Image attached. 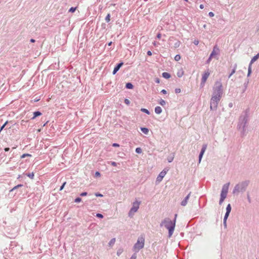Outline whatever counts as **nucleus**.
Returning <instances> with one entry per match:
<instances>
[{"label": "nucleus", "mask_w": 259, "mask_h": 259, "mask_svg": "<svg viewBox=\"0 0 259 259\" xmlns=\"http://www.w3.org/2000/svg\"><path fill=\"white\" fill-rule=\"evenodd\" d=\"M223 85L220 81H215L212 88V94L210 101V108L211 110H216L223 95Z\"/></svg>", "instance_id": "1"}, {"label": "nucleus", "mask_w": 259, "mask_h": 259, "mask_svg": "<svg viewBox=\"0 0 259 259\" xmlns=\"http://www.w3.org/2000/svg\"><path fill=\"white\" fill-rule=\"evenodd\" d=\"M248 115L245 112L242 114L239 118L237 128L240 131L241 134L244 136L245 134L246 128L248 126Z\"/></svg>", "instance_id": "2"}, {"label": "nucleus", "mask_w": 259, "mask_h": 259, "mask_svg": "<svg viewBox=\"0 0 259 259\" xmlns=\"http://www.w3.org/2000/svg\"><path fill=\"white\" fill-rule=\"evenodd\" d=\"M160 226H164L168 230V237L170 238L174 233L175 228V220H171L169 218H165L163 220L161 223Z\"/></svg>", "instance_id": "3"}, {"label": "nucleus", "mask_w": 259, "mask_h": 259, "mask_svg": "<svg viewBox=\"0 0 259 259\" xmlns=\"http://www.w3.org/2000/svg\"><path fill=\"white\" fill-rule=\"evenodd\" d=\"M249 183V180H245L238 183L235 186L233 190V194L237 195L239 193L244 192L248 186Z\"/></svg>", "instance_id": "4"}, {"label": "nucleus", "mask_w": 259, "mask_h": 259, "mask_svg": "<svg viewBox=\"0 0 259 259\" xmlns=\"http://www.w3.org/2000/svg\"><path fill=\"white\" fill-rule=\"evenodd\" d=\"M144 245V238L143 237L139 238L137 243L134 246V251L138 252L140 249L143 248Z\"/></svg>", "instance_id": "5"}, {"label": "nucleus", "mask_w": 259, "mask_h": 259, "mask_svg": "<svg viewBox=\"0 0 259 259\" xmlns=\"http://www.w3.org/2000/svg\"><path fill=\"white\" fill-rule=\"evenodd\" d=\"M140 204V202L138 201H136L133 203L132 207L128 212L129 217H132L134 214L138 211Z\"/></svg>", "instance_id": "6"}, {"label": "nucleus", "mask_w": 259, "mask_h": 259, "mask_svg": "<svg viewBox=\"0 0 259 259\" xmlns=\"http://www.w3.org/2000/svg\"><path fill=\"white\" fill-rule=\"evenodd\" d=\"M230 183L224 184L222 187L221 193V197L225 199L227 197Z\"/></svg>", "instance_id": "7"}, {"label": "nucleus", "mask_w": 259, "mask_h": 259, "mask_svg": "<svg viewBox=\"0 0 259 259\" xmlns=\"http://www.w3.org/2000/svg\"><path fill=\"white\" fill-rule=\"evenodd\" d=\"M210 73L208 70L206 71L202 75V79H201V82L200 84V85L201 87H203L204 85V84L208 78V76H209Z\"/></svg>", "instance_id": "8"}, {"label": "nucleus", "mask_w": 259, "mask_h": 259, "mask_svg": "<svg viewBox=\"0 0 259 259\" xmlns=\"http://www.w3.org/2000/svg\"><path fill=\"white\" fill-rule=\"evenodd\" d=\"M168 169L165 168L162 171L160 172L159 175L158 176L156 181L158 182H161L162 180V179L164 178V177L166 174L167 172L168 171Z\"/></svg>", "instance_id": "9"}, {"label": "nucleus", "mask_w": 259, "mask_h": 259, "mask_svg": "<svg viewBox=\"0 0 259 259\" xmlns=\"http://www.w3.org/2000/svg\"><path fill=\"white\" fill-rule=\"evenodd\" d=\"M219 52L220 50L218 47L217 45L214 46L213 50L210 55V58H213L215 56L218 55L219 53Z\"/></svg>", "instance_id": "10"}, {"label": "nucleus", "mask_w": 259, "mask_h": 259, "mask_svg": "<svg viewBox=\"0 0 259 259\" xmlns=\"http://www.w3.org/2000/svg\"><path fill=\"white\" fill-rule=\"evenodd\" d=\"M207 148V144H203L199 155V163H200L202 156Z\"/></svg>", "instance_id": "11"}, {"label": "nucleus", "mask_w": 259, "mask_h": 259, "mask_svg": "<svg viewBox=\"0 0 259 259\" xmlns=\"http://www.w3.org/2000/svg\"><path fill=\"white\" fill-rule=\"evenodd\" d=\"M169 40L170 41H175V42L174 45V47L175 48H177L179 47V46H180V45L181 44V42L179 40H177L173 36L170 37L169 38Z\"/></svg>", "instance_id": "12"}, {"label": "nucleus", "mask_w": 259, "mask_h": 259, "mask_svg": "<svg viewBox=\"0 0 259 259\" xmlns=\"http://www.w3.org/2000/svg\"><path fill=\"white\" fill-rule=\"evenodd\" d=\"M191 192H190L188 195L184 198V199L181 202V204L182 206H185L187 205L188 201L190 198Z\"/></svg>", "instance_id": "13"}, {"label": "nucleus", "mask_w": 259, "mask_h": 259, "mask_svg": "<svg viewBox=\"0 0 259 259\" xmlns=\"http://www.w3.org/2000/svg\"><path fill=\"white\" fill-rule=\"evenodd\" d=\"M259 58V53L257 54L256 55L254 56L251 60L249 65L250 66H251L252 64L256 61Z\"/></svg>", "instance_id": "14"}, {"label": "nucleus", "mask_w": 259, "mask_h": 259, "mask_svg": "<svg viewBox=\"0 0 259 259\" xmlns=\"http://www.w3.org/2000/svg\"><path fill=\"white\" fill-rule=\"evenodd\" d=\"M155 112L156 114H159L162 112V109L160 106H156L155 108Z\"/></svg>", "instance_id": "15"}, {"label": "nucleus", "mask_w": 259, "mask_h": 259, "mask_svg": "<svg viewBox=\"0 0 259 259\" xmlns=\"http://www.w3.org/2000/svg\"><path fill=\"white\" fill-rule=\"evenodd\" d=\"M177 74L179 77H181L184 74V71H183V69H181L179 70Z\"/></svg>", "instance_id": "16"}, {"label": "nucleus", "mask_w": 259, "mask_h": 259, "mask_svg": "<svg viewBox=\"0 0 259 259\" xmlns=\"http://www.w3.org/2000/svg\"><path fill=\"white\" fill-rule=\"evenodd\" d=\"M162 75L163 77L166 78V79L169 78L170 77V74L167 72L162 73Z\"/></svg>", "instance_id": "17"}, {"label": "nucleus", "mask_w": 259, "mask_h": 259, "mask_svg": "<svg viewBox=\"0 0 259 259\" xmlns=\"http://www.w3.org/2000/svg\"><path fill=\"white\" fill-rule=\"evenodd\" d=\"M33 117L32 118V119H34L35 117L38 116H40L41 115V113L39 111H35L33 113Z\"/></svg>", "instance_id": "18"}, {"label": "nucleus", "mask_w": 259, "mask_h": 259, "mask_svg": "<svg viewBox=\"0 0 259 259\" xmlns=\"http://www.w3.org/2000/svg\"><path fill=\"white\" fill-rule=\"evenodd\" d=\"M141 130L144 134L146 135H147L149 133V130L146 127H141Z\"/></svg>", "instance_id": "19"}, {"label": "nucleus", "mask_w": 259, "mask_h": 259, "mask_svg": "<svg viewBox=\"0 0 259 259\" xmlns=\"http://www.w3.org/2000/svg\"><path fill=\"white\" fill-rule=\"evenodd\" d=\"M236 67H237V65L235 64L233 69L232 70L231 73L229 75V78H230L231 76L235 73L236 69Z\"/></svg>", "instance_id": "20"}, {"label": "nucleus", "mask_w": 259, "mask_h": 259, "mask_svg": "<svg viewBox=\"0 0 259 259\" xmlns=\"http://www.w3.org/2000/svg\"><path fill=\"white\" fill-rule=\"evenodd\" d=\"M126 88L128 89H132L134 88V85L131 83H127L125 85Z\"/></svg>", "instance_id": "21"}, {"label": "nucleus", "mask_w": 259, "mask_h": 259, "mask_svg": "<svg viewBox=\"0 0 259 259\" xmlns=\"http://www.w3.org/2000/svg\"><path fill=\"white\" fill-rule=\"evenodd\" d=\"M123 63H120L117 64L116 66L115 67L114 69H115V70L118 71V70L120 69V68L122 66Z\"/></svg>", "instance_id": "22"}, {"label": "nucleus", "mask_w": 259, "mask_h": 259, "mask_svg": "<svg viewBox=\"0 0 259 259\" xmlns=\"http://www.w3.org/2000/svg\"><path fill=\"white\" fill-rule=\"evenodd\" d=\"M115 242V238H112L109 242V245L112 246Z\"/></svg>", "instance_id": "23"}, {"label": "nucleus", "mask_w": 259, "mask_h": 259, "mask_svg": "<svg viewBox=\"0 0 259 259\" xmlns=\"http://www.w3.org/2000/svg\"><path fill=\"white\" fill-rule=\"evenodd\" d=\"M231 211V206L230 204H228L226 207V212L230 213Z\"/></svg>", "instance_id": "24"}, {"label": "nucleus", "mask_w": 259, "mask_h": 259, "mask_svg": "<svg viewBox=\"0 0 259 259\" xmlns=\"http://www.w3.org/2000/svg\"><path fill=\"white\" fill-rule=\"evenodd\" d=\"M251 73V66H250L249 65L248 68V73H247V76L249 77Z\"/></svg>", "instance_id": "25"}, {"label": "nucleus", "mask_w": 259, "mask_h": 259, "mask_svg": "<svg viewBox=\"0 0 259 259\" xmlns=\"http://www.w3.org/2000/svg\"><path fill=\"white\" fill-rule=\"evenodd\" d=\"M141 111L143 112H144L147 114H150V112L146 109L145 108H141Z\"/></svg>", "instance_id": "26"}, {"label": "nucleus", "mask_w": 259, "mask_h": 259, "mask_svg": "<svg viewBox=\"0 0 259 259\" xmlns=\"http://www.w3.org/2000/svg\"><path fill=\"white\" fill-rule=\"evenodd\" d=\"M26 175L27 176V177H28L29 178H30L31 179H33L34 178V174L33 172L32 173H29V174H27Z\"/></svg>", "instance_id": "27"}, {"label": "nucleus", "mask_w": 259, "mask_h": 259, "mask_svg": "<svg viewBox=\"0 0 259 259\" xmlns=\"http://www.w3.org/2000/svg\"><path fill=\"white\" fill-rule=\"evenodd\" d=\"M110 20V14H108L106 16V18H105V21L107 22H109Z\"/></svg>", "instance_id": "28"}, {"label": "nucleus", "mask_w": 259, "mask_h": 259, "mask_svg": "<svg viewBox=\"0 0 259 259\" xmlns=\"http://www.w3.org/2000/svg\"><path fill=\"white\" fill-rule=\"evenodd\" d=\"M247 85H248V82L244 83V89H243L242 93H244L246 91L247 88Z\"/></svg>", "instance_id": "29"}, {"label": "nucleus", "mask_w": 259, "mask_h": 259, "mask_svg": "<svg viewBox=\"0 0 259 259\" xmlns=\"http://www.w3.org/2000/svg\"><path fill=\"white\" fill-rule=\"evenodd\" d=\"M136 153H137L138 154H140L142 152V149L140 147L137 148L136 149Z\"/></svg>", "instance_id": "30"}, {"label": "nucleus", "mask_w": 259, "mask_h": 259, "mask_svg": "<svg viewBox=\"0 0 259 259\" xmlns=\"http://www.w3.org/2000/svg\"><path fill=\"white\" fill-rule=\"evenodd\" d=\"M159 104H160L161 106H164V105H165L166 102H165V101L164 100H163V99H161V100H160V102H159Z\"/></svg>", "instance_id": "31"}, {"label": "nucleus", "mask_w": 259, "mask_h": 259, "mask_svg": "<svg viewBox=\"0 0 259 259\" xmlns=\"http://www.w3.org/2000/svg\"><path fill=\"white\" fill-rule=\"evenodd\" d=\"M76 9V7H71L69 10V12H71V13H73L75 11Z\"/></svg>", "instance_id": "32"}, {"label": "nucleus", "mask_w": 259, "mask_h": 259, "mask_svg": "<svg viewBox=\"0 0 259 259\" xmlns=\"http://www.w3.org/2000/svg\"><path fill=\"white\" fill-rule=\"evenodd\" d=\"M22 185H21V184L18 185H17V186H15V187H14V188H13L11 190V191H13V190H15V189H17V188H19V187H22Z\"/></svg>", "instance_id": "33"}, {"label": "nucleus", "mask_w": 259, "mask_h": 259, "mask_svg": "<svg viewBox=\"0 0 259 259\" xmlns=\"http://www.w3.org/2000/svg\"><path fill=\"white\" fill-rule=\"evenodd\" d=\"M180 59L181 56L180 55H177L175 57V59L176 61H179Z\"/></svg>", "instance_id": "34"}, {"label": "nucleus", "mask_w": 259, "mask_h": 259, "mask_svg": "<svg viewBox=\"0 0 259 259\" xmlns=\"http://www.w3.org/2000/svg\"><path fill=\"white\" fill-rule=\"evenodd\" d=\"M81 201V199L80 197H77L74 200V202L76 203L80 202Z\"/></svg>", "instance_id": "35"}, {"label": "nucleus", "mask_w": 259, "mask_h": 259, "mask_svg": "<svg viewBox=\"0 0 259 259\" xmlns=\"http://www.w3.org/2000/svg\"><path fill=\"white\" fill-rule=\"evenodd\" d=\"M229 214H230L229 212H226V213H225V215L224 219V220H227V219H228V217L229 215Z\"/></svg>", "instance_id": "36"}, {"label": "nucleus", "mask_w": 259, "mask_h": 259, "mask_svg": "<svg viewBox=\"0 0 259 259\" xmlns=\"http://www.w3.org/2000/svg\"><path fill=\"white\" fill-rule=\"evenodd\" d=\"M124 103L126 105H129L130 104V101L128 99H125L124 100Z\"/></svg>", "instance_id": "37"}, {"label": "nucleus", "mask_w": 259, "mask_h": 259, "mask_svg": "<svg viewBox=\"0 0 259 259\" xmlns=\"http://www.w3.org/2000/svg\"><path fill=\"white\" fill-rule=\"evenodd\" d=\"M87 195H88V193L86 192H82L80 194V196H87Z\"/></svg>", "instance_id": "38"}, {"label": "nucleus", "mask_w": 259, "mask_h": 259, "mask_svg": "<svg viewBox=\"0 0 259 259\" xmlns=\"http://www.w3.org/2000/svg\"><path fill=\"white\" fill-rule=\"evenodd\" d=\"M225 199L221 197L220 199V201H219V204L221 205L222 204V203L223 202V201H224Z\"/></svg>", "instance_id": "39"}, {"label": "nucleus", "mask_w": 259, "mask_h": 259, "mask_svg": "<svg viewBox=\"0 0 259 259\" xmlns=\"http://www.w3.org/2000/svg\"><path fill=\"white\" fill-rule=\"evenodd\" d=\"M26 156H31V155L29 154H24L21 156V158H24Z\"/></svg>", "instance_id": "40"}, {"label": "nucleus", "mask_w": 259, "mask_h": 259, "mask_svg": "<svg viewBox=\"0 0 259 259\" xmlns=\"http://www.w3.org/2000/svg\"><path fill=\"white\" fill-rule=\"evenodd\" d=\"M96 217L99 218H103V215L101 213H97L96 214Z\"/></svg>", "instance_id": "41"}, {"label": "nucleus", "mask_w": 259, "mask_h": 259, "mask_svg": "<svg viewBox=\"0 0 259 259\" xmlns=\"http://www.w3.org/2000/svg\"><path fill=\"white\" fill-rule=\"evenodd\" d=\"M111 163V164L113 166H117V163L116 162H114V161H111L110 162Z\"/></svg>", "instance_id": "42"}, {"label": "nucleus", "mask_w": 259, "mask_h": 259, "mask_svg": "<svg viewBox=\"0 0 259 259\" xmlns=\"http://www.w3.org/2000/svg\"><path fill=\"white\" fill-rule=\"evenodd\" d=\"M223 225L225 227V228H226L227 227V220H223Z\"/></svg>", "instance_id": "43"}, {"label": "nucleus", "mask_w": 259, "mask_h": 259, "mask_svg": "<svg viewBox=\"0 0 259 259\" xmlns=\"http://www.w3.org/2000/svg\"><path fill=\"white\" fill-rule=\"evenodd\" d=\"M181 92V89H175V93L176 94L180 93Z\"/></svg>", "instance_id": "44"}, {"label": "nucleus", "mask_w": 259, "mask_h": 259, "mask_svg": "<svg viewBox=\"0 0 259 259\" xmlns=\"http://www.w3.org/2000/svg\"><path fill=\"white\" fill-rule=\"evenodd\" d=\"M95 195L97 196V197H103V195L100 194V193H95Z\"/></svg>", "instance_id": "45"}, {"label": "nucleus", "mask_w": 259, "mask_h": 259, "mask_svg": "<svg viewBox=\"0 0 259 259\" xmlns=\"http://www.w3.org/2000/svg\"><path fill=\"white\" fill-rule=\"evenodd\" d=\"M208 15L209 17H212L214 16V13L213 12H210L208 13Z\"/></svg>", "instance_id": "46"}, {"label": "nucleus", "mask_w": 259, "mask_h": 259, "mask_svg": "<svg viewBox=\"0 0 259 259\" xmlns=\"http://www.w3.org/2000/svg\"><path fill=\"white\" fill-rule=\"evenodd\" d=\"M66 183V182H64V183L63 184V185L61 186V187H60V191L63 190V189L64 188V186L65 185Z\"/></svg>", "instance_id": "47"}, {"label": "nucleus", "mask_w": 259, "mask_h": 259, "mask_svg": "<svg viewBox=\"0 0 259 259\" xmlns=\"http://www.w3.org/2000/svg\"><path fill=\"white\" fill-rule=\"evenodd\" d=\"M174 159V157H170L167 158L168 162H171Z\"/></svg>", "instance_id": "48"}, {"label": "nucleus", "mask_w": 259, "mask_h": 259, "mask_svg": "<svg viewBox=\"0 0 259 259\" xmlns=\"http://www.w3.org/2000/svg\"><path fill=\"white\" fill-rule=\"evenodd\" d=\"M112 146L115 147H119V145L117 143H113L112 144Z\"/></svg>", "instance_id": "49"}, {"label": "nucleus", "mask_w": 259, "mask_h": 259, "mask_svg": "<svg viewBox=\"0 0 259 259\" xmlns=\"http://www.w3.org/2000/svg\"><path fill=\"white\" fill-rule=\"evenodd\" d=\"M161 37V34L159 33L157 34V36H156V37L158 38V39H160Z\"/></svg>", "instance_id": "50"}, {"label": "nucleus", "mask_w": 259, "mask_h": 259, "mask_svg": "<svg viewBox=\"0 0 259 259\" xmlns=\"http://www.w3.org/2000/svg\"><path fill=\"white\" fill-rule=\"evenodd\" d=\"M161 92L163 94H167V91L165 90H162Z\"/></svg>", "instance_id": "51"}, {"label": "nucleus", "mask_w": 259, "mask_h": 259, "mask_svg": "<svg viewBox=\"0 0 259 259\" xmlns=\"http://www.w3.org/2000/svg\"><path fill=\"white\" fill-rule=\"evenodd\" d=\"M7 123H8L7 121L5 123V124L1 127L0 131L2 130L4 128V127L6 126V125L7 124Z\"/></svg>", "instance_id": "52"}, {"label": "nucleus", "mask_w": 259, "mask_h": 259, "mask_svg": "<svg viewBox=\"0 0 259 259\" xmlns=\"http://www.w3.org/2000/svg\"><path fill=\"white\" fill-rule=\"evenodd\" d=\"M194 44L195 45H198V44H199V41L198 40H195L194 41Z\"/></svg>", "instance_id": "53"}, {"label": "nucleus", "mask_w": 259, "mask_h": 259, "mask_svg": "<svg viewBox=\"0 0 259 259\" xmlns=\"http://www.w3.org/2000/svg\"><path fill=\"white\" fill-rule=\"evenodd\" d=\"M247 200L249 203L251 202V198L248 194L247 195Z\"/></svg>", "instance_id": "54"}, {"label": "nucleus", "mask_w": 259, "mask_h": 259, "mask_svg": "<svg viewBox=\"0 0 259 259\" xmlns=\"http://www.w3.org/2000/svg\"><path fill=\"white\" fill-rule=\"evenodd\" d=\"M153 44L155 46H157L158 45H159V44L158 42H156L155 41L153 42Z\"/></svg>", "instance_id": "55"}, {"label": "nucleus", "mask_w": 259, "mask_h": 259, "mask_svg": "<svg viewBox=\"0 0 259 259\" xmlns=\"http://www.w3.org/2000/svg\"><path fill=\"white\" fill-rule=\"evenodd\" d=\"M212 58H210V56H209V57L208 58V60H207V63H209L210 61H211Z\"/></svg>", "instance_id": "56"}, {"label": "nucleus", "mask_w": 259, "mask_h": 259, "mask_svg": "<svg viewBox=\"0 0 259 259\" xmlns=\"http://www.w3.org/2000/svg\"><path fill=\"white\" fill-rule=\"evenodd\" d=\"M147 55H148V56H151V55H152V53H151V51H148V52H147Z\"/></svg>", "instance_id": "57"}, {"label": "nucleus", "mask_w": 259, "mask_h": 259, "mask_svg": "<svg viewBox=\"0 0 259 259\" xmlns=\"http://www.w3.org/2000/svg\"><path fill=\"white\" fill-rule=\"evenodd\" d=\"M96 176H100V173L98 171H97L95 174Z\"/></svg>", "instance_id": "58"}, {"label": "nucleus", "mask_w": 259, "mask_h": 259, "mask_svg": "<svg viewBox=\"0 0 259 259\" xmlns=\"http://www.w3.org/2000/svg\"><path fill=\"white\" fill-rule=\"evenodd\" d=\"M199 7L201 9H203L204 8V6L203 5L201 4L200 5Z\"/></svg>", "instance_id": "59"}, {"label": "nucleus", "mask_w": 259, "mask_h": 259, "mask_svg": "<svg viewBox=\"0 0 259 259\" xmlns=\"http://www.w3.org/2000/svg\"><path fill=\"white\" fill-rule=\"evenodd\" d=\"M118 71L115 70V69L114 68V70L113 71V74H115Z\"/></svg>", "instance_id": "60"}, {"label": "nucleus", "mask_w": 259, "mask_h": 259, "mask_svg": "<svg viewBox=\"0 0 259 259\" xmlns=\"http://www.w3.org/2000/svg\"><path fill=\"white\" fill-rule=\"evenodd\" d=\"M9 150H10L9 148H5V151L6 152L9 151Z\"/></svg>", "instance_id": "61"}, {"label": "nucleus", "mask_w": 259, "mask_h": 259, "mask_svg": "<svg viewBox=\"0 0 259 259\" xmlns=\"http://www.w3.org/2000/svg\"><path fill=\"white\" fill-rule=\"evenodd\" d=\"M229 107H232L233 106V104L232 103H230L229 104Z\"/></svg>", "instance_id": "62"}, {"label": "nucleus", "mask_w": 259, "mask_h": 259, "mask_svg": "<svg viewBox=\"0 0 259 259\" xmlns=\"http://www.w3.org/2000/svg\"><path fill=\"white\" fill-rule=\"evenodd\" d=\"M120 253H121V252H120L119 250H118L117 252V254L119 256Z\"/></svg>", "instance_id": "63"}, {"label": "nucleus", "mask_w": 259, "mask_h": 259, "mask_svg": "<svg viewBox=\"0 0 259 259\" xmlns=\"http://www.w3.org/2000/svg\"><path fill=\"white\" fill-rule=\"evenodd\" d=\"M35 40L34 39H32H32H30V41H31V42H35Z\"/></svg>", "instance_id": "64"}]
</instances>
